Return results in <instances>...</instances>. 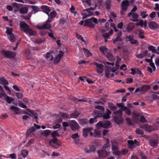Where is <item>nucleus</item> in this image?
Returning a JSON list of instances; mask_svg holds the SVG:
<instances>
[{
	"instance_id": "1",
	"label": "nucleus",
	"mask_w": 159,
	"mask_h": 159,
	"mask_svg": "<svg viewBox=\"0 0 159 159\" xmlns=\"http://www.w3.org/2000/svg\"><path fill=\"white\" fill-rule=\"evenodd\" d=\"M84 26L90 28H93L95 26V24L98 23L97 19L94 17H91L90 19L85 20L84 21Z\"/></svg>"
},
{
	"instance_id": "2",
	"label": "nucleus",
	"mask_w": 159,
	"mask_h": 159,
	"mask_svg": "<svg viewBox=\"0 0 159 159\" xmlns=\"http://www.w3.org/2000/svg\"><path fill=\"white\" fill-rule=\"evenodd\" d=\"M97 4H95L94 7H91L89 8L84 10L82 13V15L83 16V18H85L87 17L93 15V13L90 11V10H94L96 9L97 7Z\"/></svg>"
},
{
	"instance_id": "3",
	"label": "nucleus",
	"mask_w": 159,
	"mask_h": 159,
	"mask_svg": "<svg viewBox=\"0 0 159 159\" xmlns=\"http://www.w3.org/2000/svg\"><path fill=\"white\" fill-rule=\"evenodd\" d=\"M0 53L4 57L7 58L13 57L16 55L15 52H11L4 49L2 50L1 51Z\"/></svg>"
},
{
	"instance_id": "4",
	"label": "nucleus",
	"mask_w": 159,
	"mask_h": 159,
	"mask_svg": "<svg viewBox=\"0 0 159 159\" xmlns=\"http://www.w3.org/2000/svg\"><path fill=\"white\" fill-rule=\"evenodd\" d=\"M49 144L54 148H57L61 145V143L56 139H54L49 141Z\"/></svg>"
},
{
	"instance_id": "5",
	"label": "nucleus",
	"mask_w": 159,
	"mask_h": 159,
	"mask_svg": "<svg viewBox=\"0 0 159 159\" xmlns=\"http://www.w3.org/2000/svg\"><path fill=\"white\" fill-rule=\"evenodd\" d=\"M112 144V150L113 151L114 153L116 155H118L119 153L117 150L119 144L117 143L114 140L111 141Z\"/></svg>"
},
{
	"instance_id": "6",
	"label": "nucleus",
	"mask_w": 159,
	"mask_h": 159,
	"mask_svg": "<svg viewBox=\"0 0 159 159\" xmlns=\"http://www.w3.org/2000/svg\"><path fill=\"white\" fill-rule=\"evenodd\" d=\"M150 88V86L149 85H143L141 87L137 88L135 90V93H136L139 92L141 93H143L144 92L148 91Z\"/></svg>"
},
{
	"instance_id": "7",
	"label": "nucleus",
	"mask_w": 159,
	"mask_h": 159,
	"mask_svg": "<svg viewBox=\"0 0 159 159\" xmlns=\"http://www.w3.org/2000/svg\"><path fill=\"white\" fill-rule=\"evenodd\" d=\"M69 126L73 130H78L80 128L78 123L75 120H71L69 121Z\"/></svg>"
},
{
	"instance_id": "8",
	"label": "nucleus",
	"mask_w": 159,
	"mask_h": 159,
	"mask_svg": "<svg viewBox=\"0 0 159 159\" xmlns=\"http://www.w3.org/2000/svg\"><path fill=\"white\" fill-rule=\"evenodd\" d=\"M140 127L144 129L146 131L150 133L151 131L158 129L157 128L154 127V125L150 126L148 125H143L141 126Z\"/></svg>"
},
{
	"instance_id": "9",
	"label": "nucleus",
	"mask_w": 159,
	"mask_h": 159,
	"mask_svg": "<svg viewBox=\"0 0 159 159\" xmlns=\"http://www.w3.org/2000/svg\"><path fill=\"white\" fill-rule=\"evenodd\" d=\"M51 22L48 21V20L43 24V25H37V28L39 30L44 29H48L51 27V25L50 23Z\"/></svg>"
},
{
	"instance_id": "10",
	"label": "nucleus",
	"mask_w": 159,
	"mask_h": 159,
	"mask_svg": "<svg viewBox=\"0 0 159 159\" xmlns=\"http://www.w3.org/2000/svg\"><path fill=\"white\" fill-rule=\"evenodd\" d=\"M98 153L100 157H105L110 154L109 152L107 151L105 149H102L98 151Z\"/></svg>"
},
{
	"instance_id": "11",
	"label": "nucleus",
	"mask_w": 159,
	"mask_h": 159,
	"mask_svg": "<svg viewBox=\"0 0 159 159\" xmlns=\"http://www.w3.org/2000/svg\"><path fill=\"white\" fill-rule=\"evenodd\" d=\"M91 64L93 65L96 66L97 70L98 73H102L103 70L104 66L103 65L99 64L96 62H94Z\"/></svg>"
},
{
	"instance_id": "12",
	"label": "nucleus",
	"mask_w": 159,
	"mask_h": 159,
	"mask_svg": "<svg viewBox=\"0 0 159 159\" xmlns=\"http://www.w3.org/2000/svg\"><path fill=\"white\" fill-rule=\"evenodd\" d=\"M117 106L119 107H120L121 108L118 111H117L116 112H114V113L115 115L119 114L120 115H122V111L124 107H125L124 106V103H120L117 104Z\"/></svg>"
},
{
	"instance_id": "13",
	"label": "nucleus",
	"mask_w": 159,
	"mask_h": 159,
	"mask_svg": "<svg viewBox=\"0 0 159 159\" xmlns=\"http://www.w3.org/2000/svg\"><path fill=\"white\" fill-rule=\"evenodd\" d=\"M116 116L114 118V121L117 124H120L123 122V119L122 117V115L119 114L115 115Z\"/></svg>"
},
{
	"instance_id": "14",
	"label": "nucleus",
	"mask_w": 159,
	"mask_h": 159,
	"mask_svg": "<svg viewBox=\"0 0 159 159\" xmlns=\"http://www.w3.org/2000/svg\"><path fill=\"white\" fill-rule=\"evenodd\" d=\"M125 40L127 42L129 41L131 44L137 43V40L134 39L133 36L131 35L126 36L125 38Z\"/></svg>"
},
{
	"instance_id": "15",
	"label": "nucleus",
	"mask_w": 159,
	"mask_h": 159,
	"mask_svg": "<svg viewBox=\"0 0 159 159\" xmlns=\"http://www.w3.org/2000/svg\"><path fill=\"white\" fill-rule=\"evenodd\" d=\"M20 27L21 30L24 32H25L30 27L27 25L24 22H20Z\"/></svg>"
},
{
	"instance_id": "16",
	"label": "nucleus",
	"mask_w": 159,
	"mask_h": 159,
	"mask_svg": "<svg viewBox=\"0 0 159 159\" xmlns=\"http://www.w3.org/2000/svg\"><path fill=\"white\" fill-rule=\"evenodd\" d=\"M64 54V53L62 51L59 52L58 54L55 58L54 63L55 64H57L59 62Z\"/></svg>"
},
{
	"instance_id": "17",
	"label": "nucleus",
	"mask_w": 159,
	"mask_h": 159,
	"mask_svg": "<svg viewBox=\"0 0 159 159\" xmlns=\"http://www.w3.org/2000/svg\"><path fill=\"white\" fill-rule=\"evenodd\" d=\"M93 130V129L91 127H87L84 128L83 129V135L85 137L88 136L89 133L90 134V132Z\"/></svg>"
},
{
	"instance_id": "18",
	"label": "nucleus",
	"mask_w": 159,
	"mask_h": 159,
	"mask_svg": "<svg viewBox=\"0 0 159 159\" xmlns=\"http://www.w3.org/2000/svg\"><path fill=\"white\" fill-rule=\"evenodd\" d=\"M140 114L138 112L135 111H134L132 113V119L134 121L137 122L138 120Z\"/></svg>"
},
{
	"instance_id": "19",
	"label": "nucleus",
	"mask_w": 159,
	"mask_h": 159,
	"mask_svg": "<svg viewBox=\"0 0 159 159\" xmlns=\"http://www.w3.org/2000/svg\"><path fill=\"white\" fill-rule=\"evenodd\" d=\"M149 27L152 30L157 29L159 27V25L153 21L150 22L148 23Z\"/></svg>"
},
{
	"instance_id": "20",
	"label": "nucleus",
	"mask_w": 159,
	"mask_h": 159,
	"mask_svg": "<svg viewBox=\"0 0 159 159\" xmlns=\"http://www.w3.org/2000/svg\"><path fill=\"white\" fill-rule=\"evenodd\" d=\"M71 138L74 139L75 143L76 144H77L80 143L79 136L77 133H75L72 135Z\"/></svg>"
},
{
	"instance_id": "21",
	"label": "nucleus",
	"mask_w": 159,
	"mask_h": 159,
	"mask_svg": "<svg viewBox=\"0 0 159 159\" xmlns=\"http://www.w3.org/2000/svg\"><path fill=\"white\" fill-rule=\"evenodd\" d=\"M127 142L129 147L131 148H133L134 147L139 145L138 142L135 140L134 141L132 140H128Z\"/></svg>"
},
{
	"instance_id": "22",
	"label": "nucleus",
	"mask_w": 159,
	"mask_h": 159,
	"mask_svg": "<svg viewBox=\"0 0 159 159\" xmlns=\"http://www.w3.org/2000/svg\"><path fill=\"white\" fill-rule=\"evenodd\" d=\"M56 14V12L55 11L51 12L49 15L48 14L49 18L48 19V21L52 22L54 18L55 17Z\"/></svg>"
},
{
	"instance_id": "23",
	"label": "nucleus",
	"mask_w": 159,
	"mask_h": 159,
	"mask_svg": "<svg viewBox=\"0 0 159 159\" xmlns=\"http://www.w3.org/2000/svg\"><path fill=\"white\" fill-rule=\"evenodd\" d=\"M101 132L97 129L94 130V133H90V135L94 137H99L100 136Z\"/></svg>"
},
{
	"instance_id": "24",
	"label": "nucleus",
	"mask_w": 159,
	"mask_h": 159,
	"mask_svg": "<svg viewBox=\"0 0 159 159\" xmlns=\"http://www.w3.org/2000/svg\"><path fill=\"white\" fill-rule=\"evenodd\" d=\"M137 21V22L135 23L136 25H140L142 27H146L147 23L146 21L143 22V20H138Z\"/></svg>"
},
{
	"instance_id": "25",
	"label": "nucleus",
	"mask_w": 159,
	"mask_h": 159,
	"mask_svg": "<svg viewBox=\"0 0 159 159\" xmlns=\"http://www.w3.org/2000/svg\"><path fill=\"white\" fill-rule=\"evenodd\" d=\"M148 53V51L145 50L142 52L141 53L136 55V57L139 59H141L145 57Z\"/></svg>"
},
{
	"instance_id": "26",
	"label": "nucleus",
	"mask_w": 159,
	"mask_h": 159,
	"mask_svg": "<svg viewBox=\"0 0 159 159\" xmlns=\"http://www.w3.org/2000/svg\"><path fill=\"white\" fill-rule=\"evenodd\" d=\"M122 35V32L121 31H119V33H117V34L116 37L113 39V43H115L118 41H121L122 39L121 38V36Z\"/></svg>"
},
{
	"instance_id": "27",
	"label": "nucleus",
	"mask_w": 159,
	"mask_h": 159,
	"mask_svg": "<svg viewBox=\"0 0 159 159\" xmlns=\"http://www.w3.org/2000/svg\"><path fill=\"white\" fill-rule=\"evenodd\" d=\"M111 114V112L108 109H107L106 113L104 114L103 115L99 116H102L103 119H108L110 118V115Z\"/></svg>"
},
{
	"instance_id": "28",
	"label": "nucleus",
	"mask_w": 159,
	"mask_h": 159,
	"mask_svg": "<svg viewBox=\"0 0 159 159\" xmlns=\"http://www.w3.org/2000/svg\"><path fill=\"white\" fill-rule=\"evenodd\" d=\"M10 109L13 111L15 114H19L21 113L20 109L15 106H11L10 107Z\"/></svg>"
},
{
	"instance_id": "29",
	"label": "nucleus",
	"mask_w": 159,
	"mask_h": 159,
	"mask_svg": "<svg viewBox=\"0 0 159 159\" xmlns=\"http://www.w3.org/2000/svg\"><path fill=\"white\" fill-rule=\"evenodd\" d=\"M99 49L101 52L104 55L106 54L110 51L105 46H102L99 48Z\"/></svg>"
},
{
	"instance_id": "30",
	"label": "nucleus",
	"mask_w": 159,
	"mask_h": 159,
	"mask_svg": "<svg viewBox=\"0 0 159 159\" xmlns=\"http://www.w3.org/2000/svg\"><path fill=\"white\" fill-rule=\"evenodd\" d=\"M134 27V23H129L126 28V30L128 32H130Z\"/></svg>"
},
{
	"instance_id": "31",
	"label": "nucleus",
	"mask_w": 159,
	"mask_h": 159,
	"mask_svg": "<svg viewBox=\"0 0 159 159\" xmlns=\"http://www.w3.org/2000/svg\"><path fill=\"white\" fill-rule=\"evenodd\" d=\"M46 59L48 61H52L53 60V53L47 52L45 57Z\"/></svg>"
},
{
	"instance_id": "32",
	"label": "nucleus",
	"mask_w": 159,
	"mask_h": 159,
	"mask_svg": "<svg viewBox=\"0 0 159 159\" xmlns=\"http://www.w3.org/2000/svg\"><path fill=\"white\" fill-rule=\"evenodd\" d=\"M113 30H111L109 33H103L102 34V35L103 37L105 39H107L111 35L113 34Z\"/></svg>"
},
{
	"instance_id": "33",
	"label": "nucleus",
	"mask_w": 159,
	"mask_h": 159,
	"mask_svg": "<svg viewBox=\"0 0 159 159\" xmlns=\"http://www.w3.org/2000/svg\"><path fill=\"white\" fill-rule=\"evenodd\" d=\"M149 142L150 145L153 147L157 146L158 144V142L157 140H151Z\"/></svg>"
},
{
	"instance_id": "34",
	"label": "nucleus",
	"mask_w": 159,
	"mask_h": 159,
	"mask_svg": "<svg viewBox=\"0 0 159 159\" xmlns=\"http://www.w3.org/2000/svg\"><path fill=\"white\" fill-rule=\"evenodd\" d=\"M41 8L43 10V11L47 14H48L49 12L50 11V9L49 7L47 6H43L41 7Z\"/></svg>"
},
{
	"instance_id": "35",
	"label": "nucleus",
	"mask_w": 159,
	"mask_h": 159,
	"mask_svg": "<svg viewBox=\"0 0 159 159\" xmlns=\"http://www.w3.org/2000/svg\"><path fill=\"white\" fill-rule=\"evenodd\" d=\"M27 110L30 112V116L35 119H38V114L35 111L30 110V109H27Z\"/></svg>"
},
{
	"instance_id": "36",
	"label": "nucleus",
	"mask_w": 159,
	"mask_h": 159,
	"mask_svg": "<svg viewBox=\"0 0 159 159\" xmlns=\"http://www.w3.org/2000/svg\"><path fill=\"white\" fill-rule=\"evenodd\" d=\"M26 34H29L30 36L35 35L36 34V33L35 31H33L29 27L28 29L25 32Z\"/></svg>"
},
{
	"instance_id": "37",
	"label": "nucleus",
	"mask_w": 159,
	"mask_h": 159,
	"mask_svg": "<svg viewBox=\"0 0 159 159\" xmlns=\"http://www.w3.org/2000/svg\"><path fill=\"white\" fill-rule=\"evenodd\" d=\"M104 126L103 128L107 129L111 127V122L109 121H106L103 122Z\"/></svg>"
},
{
	"instance_id": "38",
	"label": "nucleus",
	"mask_w": 159,
	"mask_h": 159,
	"mask_svg": "<svg viewBox=\"0 0 159 159\" xmlns=\"http://www.w3.org/2000/svg\"><path fill=\"white\" fill-rule=\"evenodd\" d=\"M110 70H106L105 75L107 78L113 77L114 76V74H111Z\"/></svg>"
},
{
	"instance_id": "39",
	"label": "nucleus",
	"mask_w": 159,
	"mask_h": 159,
	"mask_svg": "<svg viewBox=\"0 0 159 159\" xmlns=\"http://www.w3.org/2000/svg\"><path fill=\"white\" fill-rule=\"evenodd\" d=\"M129 4V3L128 1H123L122 3V8L124 10H126Z\"/></svg>"
},
{
	"instance_id": "40",
	"label": "nucleus",
	"mask_w": 159,
	"mask_h": 159,
	"mask_svg": "<svg viewBox=\"0 0 159 159\" xmlns=\"http://www.w3.org/2000/svg\"><path fill=\"white\" fill-rule=\"evenodd\" d=\"M105 55L109 61H111L113 60L114 58L111 53H110V51L107 53Z\"/></svg>"
},
{
	"instance_id": "41",
	"label": "nucleus",
	"mask_w": 159,
	"mask_h": 159,
	"mask_svg": "<svg viewBox=\"0 0 159 159\" xmlns=\"http://www.w3.org/2000/svg\"><path fill=\"white\" fill-rule=\"evenodd\" d=\"M19 12L22 14H25L27 13L28 8L26 7H22L19 10Z\"/></svg>"
},
{
	"instance_id": "42",
	"label": "nucleus",
	"mask_w": 159,
	"mask_h": 159,
	"mask_svg": "<svg viewBox=\"0 0 159 159\" xmlns=\"http://www.w3.org/2000/svg\"><path fill=\"white\" fill-rule=\"evenodd\" d=\"M21 154L24 158L28 154V151L25 149H22L21 152Z\"/></svg>"
},
{
	"instance_id": "43",
	"label": "nucleus",
	"mask_w": 159,
	"mask_h": 159,
	"mask_svg": "<svg viewBox=\"0 0 159 159\" xmlns=\"http://www.w3.org/2000/svg\"><path fill=\"white\" fill-rule=\"evenodd\" d=\"M0 84L4 86L8 84V82L3 78H0Z\"/></svg>"
},
{
	"instance_id": "44",
	"label": "nucleus",
	"mask_w": 159,
	"mask_h": 159,
	"mask_svg": "<svg viewBox=\"0 0 159 159\" xmlns=\"http://www.w3.org/2000/svg\"><path fill=\"white\" fill-rule=\"evenodd\" d=\"M103 122L102 121H99L96 124V128L98 129H100L101 128H103L104 126Z\"/></svg>"
},
{
	"instance_id": "45",
	"label": "nucleus",
	"mask_w": 159,
	"mask_h": 159,
	"mask_svg": "<svg viewBox=\"0 0 159 159\" xmlns=\"http://www.w3.org/2000/svg\"><path fill=\"white\" fill-rule=\"evenodd\" d=\"M35 129L34 127L30 128L27 132L26 136H28L31 132L35 131Z\"/></svg>"
},
{
	"instance_id": "46",
	"label": "nucleus",
	"mask_w": 159,
	"mask_h": 159,
	"mask_svg": "<svg viewBox=\"0 0 159 159\" xmlns=\"http://www.w3.org/2000/svg\"><path fill=\"white\" fill-rule=\"evenodd\" d=\"M51 133V131L49 130H46L43 131L42 132V134L43 135L45 136H48Z\"/></svg>"
},
{
	"instance_id": "47",
	"label": "nucleus",
	"mask_w": 159,
	"mask_h": 159,
	"mask_svg": "<svg viewBox=\"0 0 159 159\" xmlns=\"http://www.w3.org/2000/svg\"><path fill=\"white\" fill-rule=\"evenodd\" d=\"M80 113L78 111H75L70 115V117L71 118H76L80 115Z\"/></svg>"
},
{
	"instance_id": "48",
	"label": "nucleus",
	"mask_w": 159,
	"mask_h": 159,
	"mask_svg": "<svg viewBox=\"0 0 159 159\" xmlns=\"http://www.w3.org/2000/svg\"><path fill=\"white\" fill-rule=\"evenodd\" d=\"M122 111H125V112L128 115H130L131 114V112L130 110L127 108L126 107H124Z\"/></svg>"
},
{
	"instance_id": "49",
	"label": "nucleus",
	"mask_w": 159,
	"mask_h": 159,
	"mask_svg": "<svg viewBox=\"0 0 159 159\" xmlns=\"http://www.w3.org/2000/svg\"><path fill=\"white\" fill-rule=\"evenodd\" d=\"M84 52V54L87 57H89L91 55V53L86 48L83 49Z\"/></svg>"
},
{
	"instance_id": "50",
	"label": "nucleus",
	"mask_w": 159,
	"mask_h": 159,
	"mask_svg": "<svg viewBox=\"0 0 159 159\" xmlns=\"http://www.w3.org/2000/svg\"><path fill=\"white\" fill-rule=\"evenodd\" d=\"M7 29L6 31V34L8 35V36H9L12 34V29L11 28H9L8 27H6Z\"/></svg>"
},
{
	"instance_id": "51",
	"label": "nucleus",
	"mask_w": 159,
	"mask_h": 159,
	"mask_svg": "<svg viewBox=\"0 0 159 159\" xmlns=\"http://www.w3.org/2000/svg\"><path fill=\"white\" fill-rule=\"evenodd\" d=\"M106 143L104 144V145L103 146V149H104L105 148H107L108 147H109L110 146V144L109 143V141L108 139H106Z\"/></svg>"
},
{
	"instance_id": "52",
	"label": "nucleus",
	"mask_w": 159,
	"mask_h": 159,
	"mask_svg": "<svg viewBox=\"0 0 159 159\" xmlns=\"http://www.w3.org/2000/svg\"><path fill=\"white\" fill-rule=\"evenodd\" d=\"M4 96L6 98V100L8 103L10 104L12 101H13V99L12 98L9 97V96H6L5 95Z\"/></svg>"
},
{
	"instance_id": "53",
	"label": "nucleus",
	"mask_w": 159,
	"mask_h": 159,
	"mask_svg": "<svg viewBox=\"0 0 159 159\" xmlns=\"http://www.w3.org/2000/svg\"><path fill=\"white\" fill-rule=\"evenodd\" d=\"M132 17H133V19L132 20L134 22L137 21L138 20V15L137 14H132Z\"/></svg>"
},
{
	"instance_id": "54",
	"label": "nucleus",
	"mask_w": 159,
	"mask_h": 159,
	"mask_svg": "<svg viewBox=\"0 0 159 159\" xmlns=\"http://www.w3.org/2000/svg\"><path fill=\"white\" fill-rule=\"evenodd\" d=\"M9 39L11 42H13L15 41L16 40V38L14 37V35L12 34L9 36H8Z\"/></svg>"
},
{
	"instance_id": "55",
	"label": "nucleus",
	"mask_w": 159,
	"mask_h": 159,
	"mask_svg": "<svg viewBox=\"0 0 159 159\" xmlns=\"http://www.w3.org/2000/svg\"><path fill=\"white\" fill-rule=\"evenodd\" d=\"M97 116L94 118H90L89 120V123L90 124H93L95 122H96L97 121Z\"/></svg>"
},
{
	"instance_id": "56",
	"label": "nucleus",
	"mask_w": 159,
	"mask_h": 159,
	"mask_svg": "<svg viewBox=\"0 0 159 159\" xmlns=\"http://www.w3.org/2000/svg\"><path fill=\"white\" fill-rule=\"evenodd\" d=\"M111 2V0H107L106 2V5L107 6V8L109 9L110 8V5Z\"/></svg>"
},
{
	"instance_id": "57",
	"label": "nucleus",
	"mask_w": 159,
	"mask_h": 159,
	"mask_svg": "<svg viewBox=\"0 0 159 159\" xmlns=\"http://www.w3.org/2000/svg\"><path fill=\"white\" fill-rule=\"evenodd\" d=\"M148 48L149 50L152 51V52L154 53L156 52V50L155 49L154 47L150 46H149Z\"/></svg>"
},
{
	"instance_id": "58",
	"label": "nucleus",
	"mask_w": 159,
	"mask_h": 159,
	"mask_svg": "<svg viewBox=\"0 0 159 159\" xmlns=\"http://www.w3.org/2000/svg\"><path fill=\"white\" fill-rule=\"evenodd\" d=\"M137 8L136 6L134 7L133 9L131 10V12L128 14L129 16L132 15V14L134 13L137 10Z\"/></svg>"
},
{
	"instance_id": "59",
	"label": "nucleus",
	"mask_w": 159,
	"mask_h": 159,
	"mask_svg": "<svg viewBox=\"0 0 159 159\" xmlns=\"http://www.w3.org/2000/svg\"><path fill=\"white\" fill-rule=\"evenodd\" d=\"M82 2L84 3H86L89 6H90L91 5V0H82Z\"/></svg>"
},
{
	"instance_id": "60",
	"label": "nucleus",
	"mask_w": 159,
	"mask_h": 159,
	"mask_svg": "<svg viewBox=\"0 0 159 159\" xmlns=\"http://www.w3.org/2000/svg\"><path fill=\"white\" fill-rule=\"evenodd\" d=\"M127 123L129 125H132L133 124L130 119L129 118H126L125 119Z\"/></svg>"
},
{
	"instance_id": "61",
	"label": "nucleus",
	"mask_w": 159,
	"mask_h": 159,
	"mask_svg": "<svg viewBox=\"0 0 159 159\" xmlns=\"http://www.w3.org/2000/svg\"><path fill=\"white\" fill-rule=\"evenodd\" d=\"M108 106L111 110H115L116 109V107L113 104H110Z\"/></svg>"
},
{
	"instance_id": "62",
	"label": "nucleus",
	"mask_w": 159,
	"mask_h": 159,
	"mask_svg": "<svg viewBox=\"0 0 159 159\" xmlns=\"http://www.w3.org/2000/svg\"><path fill=\"white\" fill-rule=\"evenodd\" d=\"M18 105L20 107L23 108H25L27 107V106L20 101L18 102Z\"/></svg>"
},
{
	"instance_id": "63",
	"label": "nucleus",
	"mask_w": 159,
	"mask_h": 159,
	"mask_svg": "<svg viewBox=\"0 0 159 159\" xmlns=\"http://www.w3.org/2000/svg\"><path fill=\"white\" fill-rule=\"evenodd\" d=\"M51 135L53 137H54L56 136H59V135L57 132V131H55L52 133Z\"/></svg>"
},
{
	"instance_id": "64",
	"label": "nucleus",
	"mask_w": 159,
	"mask_h": 159,
	"mask_svg": "<svg viewBox=\"0 0 159 159\" xmlns=\"http://www.w3.org/2000/svg\"><path fill=\"white\" fill-rule=\"evenodd\" d=\"M136 133L138 134L142 135L143 134V131L139 129H137L136 130Z\"/></svg>"
}]
</instances>
